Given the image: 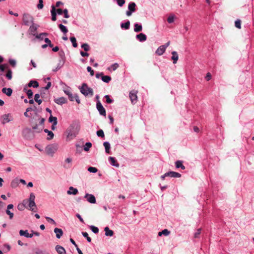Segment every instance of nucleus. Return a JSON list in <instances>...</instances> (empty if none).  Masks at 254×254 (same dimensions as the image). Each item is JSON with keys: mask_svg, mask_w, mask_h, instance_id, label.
Returning <instances> with one entry per match:
<instances>
[{"mask_svg": "<svg viewBox=\"0 0 254 254\" xmlns=\"http://www.w3.org/2000/svg\"><path fill=\"white\" fill-rule=\"evenodd\" d=\"M80 92L85 96H89L92 97L93 95V90L92 88L89 87L87 84L83 83L81 87H79Z\"/></svg>", "mask_w": 254, "mask_h": 254, "instance_id": "obj_1", "label": "nucleus"}, {"mask_svg": "<svg viewBox=\"0 0 254 254\" xmlns=\"http://www.w3.org/2000/svg\"><path fill=\"white\" fill-rule=\"evenodd\" d=\"M35 131L32 130V129L25 127L22 131V136L25 139L31 140L33 139L35 137Z\"/></svg>", "mask_w": 254, "mask_h": 254, "instance_id": "obj_2", "label": "nucleus"}, {"mask_svg": "<svg viewBox=\"0 0 254 254\" xmlns=\"http://www.w3.org/2000/svg\"><path fill=\"white\" fill-rule=\"evenodd\" d=\"M22 21L24 25L29 26L34 23V18L29 13H24L22 17Z\"/></svg>", "mask_w": 254, "mask_h": 254, "instance_id": "obj_3", "label": "nucleus"}, {"mask_svg": "<svg viewBox=\"0 0 254 254\" xmlns=\"http://www.w3.org/2000/svg\"><path fill=\"white\" fill-rule=\"evenodd\" d=\"M29 122L32 129L35 130V132L40 133L43 129V127H38V125L34 118H32Z\"/></svg>", "mask_w": 254, "mask_h": 254, "instance_id": "obj_4", "label": "nucleus"}, {"mask_svg": "<svg viewBox=\"0 0 254 254\" xmlns=\"http://www.w3.org/2000/svg\"><path fill=\"white\" fill-rule=\"evenodd\" d=\"M13 120V117L10 113L5 114L1 116L0 120L2 125H5Z\"/></svg>", "mask_w": 254, "mask_h": 254, "instance_id": "obj_5", "label": "nucleus"}, {"mask_svg": "<svg viewBox=\"0 0 254 254\" xmlns=\"http://www.w3.org/2000/svg\"><path fill=\"white\" fill-rule=\"evenodd\" d=\"M136 5L134 2L131 1L128 4V10L126 11V15L127 16L131 15L132 13L136 11Z\"/></svg>", "mask_w": 254, "mask_h": 254, "instance_id": "obj_6", "label": "nucleus"}, {"mask_svg": "<svg viewBox=\"0 0 254 254\" xmlns=\"http://www.w3.org/2000/svg\"><path fill=\"white\" fill-rule=\"evenodd\" d=\"M96 108L101 115L106 116V110L100 101L97 102Z\"/></svg>", "mask_w": 254, "mask_h": 254, "instance_id": "obj_7", "label": "nucleus"}, {"mask_svg": "<svg viewBox=\"0 0 254 254\" xmlns=\"http://www.w3.org/2000/svg\"><path fill=\"white\" fill-rule=\"evenodd\" d=\"M38 27V25L33 23L30 25L28 31L31 35L35 36L36 35V31Z\"/></svg>", "mask_w": 254, "mask_h": 254, "instance_id": "obj_8", "label": "nucleus"}, {"mask_svg": "<svg viewBox=\"0 0 254 254\" xmlns=\"http://www.w3.org/2000/svg\"><path fill=\"white\" fill-rule=\"evenodd\" d=\"M84 197L90 203L94 204L96 203V198L93 194L86 193Z\"/></svg>", "mask_w": 254, "mask_h": 254, "instance_id": "obj_9", "label": "nucleus"}, {"mask_svg": "<svg viewBox=\"0 0 254 254\" xmlns=\"http://www.w3.org/2000/svg\"><path fill=\"white\" fill-rule=\"evenodd\" d=\"M136 93L137 91L134 90H132L129 92V96L132 104H135L137 101V96Z\"/></svg>", "mask_w": 254, "mask_h": 254, "instance_id": "obj_10", "label": "nucleus"}, {"mask_svg": "<svg viewBox=\"0 0 254 254\" xmlns=\"http://www.w3.org/2000/svg\"><path fill=\"white\" fill-rule=\"evenodd\" d=\"M54 102L58 105H62L64 104L67 103V100L65 98L62 97L55 99Z\"/></svg>", "mask_w": 254, "mask_h": 254, "instance_id": "obj_11", "label": "nucleus"}, {"mask_svg": "<svg viewBox=\"0 0 254 254\" xmlns=\"http://www.w3.org/2000/svg\"><path fill=\"white\" fill-rule=\"evenodd\" d=\"M165 176H167V177L171 178H180L181 177V174L174 171H169L166 173Z\"/></svg>", "mask_w": 254, "mask_h": 254, "instance_id": "obj_12", "label": "nucleus"}, {"mask_svg": "<svg viewBox=\"0 0 254 254\" xmlns=\"http://www.w3.org/2000/svg\"><path fill=\"white\" fill-rule=\"evenodd\" d=\"M109 161L111 165L116 167H119L120 165L118 163L117 159L114 157H109Z\"/></svg>", "mask_w": 254, "mask_h": 254, "instance_id": "obj_13", "label": "nucleus"}, {"mask_svg": "<svg viewBox=\"0 0 254 254\" xmlns=\"http://www.w3.org/2000/svg\"><path fill=\"white\" fill-rule=\"evenodd\" d=\"M136 38L141 42H144L147 39V36L145 34L140 33L136 35Z\"/></svg>", "mask_w": 254, "mask_h": 254, "instance_id": "obj_14", "label": "nucleus"}, {"mask_svg": "<svg viewBox=\"0 0 254 254\" xmlns=\"http://www.w3.org/2000/svg\"><path fill=\"white\" fill-rule=\"evenodd\" d=\"M54 231L56 234V238L57 239H60L64 233L62 229L58 228H55Z\"/></svg>", "mask_w": 254, "mask_h": 254, "instance_id": "obj_15", "label": "nucleus"}, {"mask_svg": "<svg viewBox=\"0 0 254 254\" xmlns=\"http://www.w3.org/2000/svg\"><path fill=\"white\" fill-rule=\"evenodd\" d=\"M19 235L21 236H24L26 238H32L33 236V234H29L28 232V230H20L19 231Z\"/></svg>", "mask_w": 254, "mask_h": 254, "instance_id": "obj_16", "label": "nucleus"}, {"mask_svg": "<svg viewBox=\"0 0 254 254\" xmlns=\"http://www.w3.org/2000/svg\"><path fill=\"white\" fill-rule=\"evenodd\" d=\"M52 9L51 10V15H52V20L53 21H55L57 20V13L55 7L54 5H52Z\"/></svg>", "mask_w": 254, "mask_h": 254, "instance_id": "obj_17", "label": "nucleus"}, {"mask_svg": "<svg viewBox=\"0 0 254 254\" xmlns=\"http://www.w3.org/2000/svg\"><path fill=\"white\" fill-rule=\"evenodd\" d=\"M25 86L33 88H37L39 86V83L36 80H31Z\"/></svg>", "mask_w": 254, "mask_h": 254, "instance_id": "obj_18", "label": "nucleus"}, {"mask_svg": "<svg viewBox=\"0 0 254 254\" xmlns=\"http://www.w3.org/2000/svg\"><path fill=\"white\" fill-rule=\"evenodd\" d=\"M56 250L59 254H66V251L64 247L60 245L56 246Z\"/></svg>", "mask_w": 254, "mask_h": 254, "instance_id": "obj_19", "label": "nucleus"}, {"mask_svg": "<svg viewBox=\"0 0 254 254\" xmlns=\"http://www.w3.org/2000/svg\"><path fill=\"white\" fill-rule=\"evenodd\" d=\"M2 92L8 96H10L12 93V90L10 88L4 87L2 89Z\"/></svg>", "mask_w": 254, "mask_h": 254, "instance_id": "obj_20", "label": "nucleus"}, {"mask_svg": "<svg viewBox=\"0 0 254 254\" xmlns=\"http://www.w3.org/2000/svg\"><path fill=\"white\" fill-rule=\"evenodd\" d=\"M67 193L68 194L76 195L78 193V190L77 189L73 188V187H70L69 190H67Z\"/></svg>", "mask_w": 254, "mask_h": 254, "instance_id": "obj_21", "label": "nucleus"}, {"mask_svg": "<svg viewBox=\"0 0 254 254\" xmlns=\"http://www.w3.org/2000/svg\"><path fill=\"white\" fill-rule=\"evenodd\" d=\"M121 27L123 29L128 30L130 27V21L127 20L125 23H121Z\"/></svg>", "mask_w": 254, "mask_h": 254, "instance_id": "obj_22", "label": "nucleus"}, {"mask_svg": "<svg viewBox=\"0 0 254 254\" xmlns=\"http://www.w3.org/2000/svg\"><path fill=\"white\" fill-rule=\"evenodd\" d=\"M142 30L141 24L136 23L134 24V31L135 32H139Z\"/></svg>", "mask_w": 254, "mask_h": 254, "instance_id": "obj_23", "label": "nucleus"}, {"mask_svg": "<svg viewBox=\"0 0 254 254\" xmlns=\"http://www.w3.org/2000/svg\"><path fill=\"white\" fill-rule=\"evenodd\" d=\"M59 56L60 57L59 61H61L65 63V57L64 51L63 50H61L59 52Z\"/></svg>", "mask_w": 254, "mask_h": 254, "instance_id": "obj_24", "label": "nucleus"}, {"mask_svg": "<svg viewBox=\"0 0 254 254\" xmlns=\"http://www.w3.org/2000/svg\"><path fill=\"white\" fill-rule=\"evenodd\" d=\"M44 131L45 133H47V134H48V136L47 138V140H51L53 138L54 134L52 131L49 130L47 128H45V129H44Z\"/></svg>", "mask_w": 254, "mask_h": 254, "instance_id": "obj_25", "label": "nucleus"}, {"mask_svg": "<svg viewBox=\"0 0 254 254\" xmlns=\"http://www.w3.org/2000/svg\"><path fill=\"white\" fill-rule=\"evenodd\" d=\"M23 91L25 92L29 99H31L33 97V92L31 89H27V86H25L23 88Z\"/></svg>", "mask_w": 254, "mask_h": 254, "instance_id": "obj_26", "label": "nucleus"}, {"mask_svg": "<svg viewBox=\"0 0 254 254\" xmlns=\"http://www.w3.org/2000/svg\"><path fill=\"white\" fill-rule=\"evenodd\" d=\"M48 154H53L55 153V149L52 145H49L46 148Z\"/></svg>", "mask_w": 254, "mask_h": 254, "instance_id": "obj_27", "label": "nucleus"}, {"mask_svg": "<svg viewBox=\"0 0 254 254\" xmlns=\"http://www.w3.org/2000/svg\"><path fill=\"white\" fill-rule=\"evenodd\" d=\"M175 166L176 168H181L182 170L185 169V166L183 164V161L181 160L175 162Z\"/></svg>", "mask_w": 254, "mask_h": 254, "instance_id": "obj_28", "label": "nucleus"}, {"mask_svg": "<svg viewBox=\"0 0 254 254\" xmlns=\"http://www.w3.org/2000/svg\"><path fill=\"white\" fill-rule=\"evenodd\" d=\"M29 202L28 206L29 207V210L31 211H36L34 210V207H36V203L35 201H26L25 202Z\"/></svg>", "mask_w": 254, "mask_h": 254, "instance_id": "obj_29", "label": "nucleus"}, {"mask_svg": "<svg viewBox=\"0 0 254 254\" xmlns=\"http://www.w3.org/2000/svg\"><path fill=\"white\" fill-rule=\"evenodd\" d=\"M104 231L106 236L112 237L114 235L113 231L110 230L108 227H106L104 229Z\"/></svg>", "mask_w": 254, "mask_h": 254, "instance_id": "obj_30", "label": "nucleus"}, {"mask_svg": "<svg viewBox=\"0 0 254 254\" xmlns=\"http://www.w3.org/2000/svg\"><path fill=\"white\" fill-rule=\"evenodd\" d=\"M103 145L105 148L106 153L109 154L110 153L111 148L110 143L108 141H105L104 142Z\"/></svg>", "mask_w": 254, "mask_h": 254, "instance_id": "obj_31", "label": "nucleus"}, {"mask_svg": "<svg viewBox=\"0 0 254 254\" xmlns=\"http://www.w3.org/2000/svg\"><path fill=\"white\" fill-rule=\"evenodd\" d=\"M165 50L163 46H161L159 47L156 51V54L158 56H161L163 54Z\"/></svg>", "mask_w": 254, "mask_h": 254, "instance_id": "obj_32", "label": "nucleus"}, {"mask_svg": "<svg viewBox=\"0 0 254 254\" xmlns=\"http://www.w3.org/2000/svg\"><path fill=\"white\" fill-rule=\"evenodd\" d=\"M172 56L171 59L173 61V63L176 64L178 60V55L177 52L173 51L172 52Z\"/></svg>", "mask_w": 254, "mask_h": 254, "instance_id": "obj_33", "label": "nucleus"}, {"mask_svg": "<svg viewBox=\"0 0 254 254\" xmlns=\"http://www.w3.org/2000/svg\"><path fill=\"white\" fill-rule=\"evenodd\" d=\"M48 121L50 123L54 124V125H57L58 124L57 118L56 117H53L52 115H50Z\"/></svg>", "mask_w": 254, "mask_h": 254, "instance_id": "obj_34", "label": "nucleus"}, {"mask_svg": "<svg viewBox=\"0 0 254 254\" xmlns=\"http://www.w3.org/2000/svg\"><path fill=\"white\" fill-rule=\"evenodd\" d=\"M64 63H65L63 62V61L61 62V61H59V62H58L57 67L55 69H53V71L57 72L58 70H59L60 69H61L64 66Z\"/></svg>", "mask_w": 254, "mask_h": 254, "instance_id": "obj_35", "label": "nucleus"}, {"mask_svg": "<svg viewBox=\"0 0 254 254\" xmlns=\"http://www.w3.org/2000/svg\"><path fill=\"white\" fill-rule=\"evenodd\" d=\"M101 79L103 82L108 83L111 80V77L110 76L104 75L103 74L101 77Z\"/></svg>", "mask_w": 254, "mask_h": 254, "instance_id": "obj_36", "label": "nucleus"}, {"mask_svg": "<svg viewBox=\"0 0 254 254\" xmlns=\"http://www.w3.org/2000/svg\"><path fill=\"white\" fill-rule=\"evenodd\" d=\"M170 231H169L167 229H164L163 230H162L158 233V236H161L162 235H164V236H167L169 235L170 234Z\"/></svg>", "mask_w": 254, "mask_h": 254, "instance_id": "obj_37", "label": "nucleus"}, {"mask_svg": "<svg viewBox=\"0 0 254 254\" xmlns=\"http://www.w3.org/2000/svg\"><path fill=\"white\" fill-rule=\"evenodd\" d=\"M59 27L60 29L61 30V31L64 34H66V33H67L68 30H67L66 27L64 25H63L62 24H60L59 25Z\"/></svg>", "mask_w": 254, "mask_h": 254, "instance_id": "obj_38", "label": "nucleus"}, {"mask_svg": "<svg viewBox=\"0 0 254 254\" xmlns=\"http://www.w3.org/2000/svg\"><path fill=\"white\" fill-rule=\"evenodd\" d=\"M66 133H67V138H69V137H74L75 136V134H73V133L72 132V130H71V129L70 128H68L66 130Z\"/></svg>", "mask_w": 254, "mask_h": 254, "instance_id": "obj_39", "label": "nucleus"}, {"mask_svg": "<svg viewBox=\"0 0 254 254\" xmlns=\"http://www.w3.org/2000/svg\"><path fill=\"white\" fill-rule=\"evenodd\" d=\"M18 185V180L14 179L13 180L10 184V186L12 188H15Z\"/></svg>", "mask_w": 254, "mask_h": 254, "instance_id": "obj_40", "label": "nucleus"}, {"mask_svg": "<svg viewBox=\"0 0 254 254\" xmlns=\"http://www.w3.org/2000/svg\"><path fill=\"white\" fill-rule=\"evenodd\" d=\"M119 65L118 64H117V63H115V64H112V65H111V66L110 67H109L108 68V69L109 70H112L114 71V70H116V69H117V68L119 67Z\"/></svg>", "mask_w": 254, "mask_h": 254, "instance_id": "obj_41", "label": "nucleus"}, {"mask_svg": "<svg viewBox=\"0 0 254 254\" xmlns=\"http://www.w3.org/2000/svg\"><path fill=\"white\" fill-rule=\"evenodd\" d=\"M48 35V34L47 33H41L39 34H36L35 36L37 39L42 40L43 39V37L42 36L44 35L47 36Z\"/></svg>", "mask_w": 254, "mask_h": 254, "instance_id": "obj_42", "label": "nucleus"}, {"mask_svg": "<svg viewBox=\"0 0 254 254\" xmlns=\"http://www.w3.org/2000/svg\"><path fill=\"white\" fill-rule=\"evenodd\" d=\"M70 40L72 44V46L74 48H76L77 47V44L76 42V39L74 37H71L70 38Z\"/></svg>", "mask_w": 254, "mask_h": 254, "instance_id": "obj_43", "label": "nucleus"}, {"mask_svg": "<svg viewBox=\"0 0 254 254\" xmlns=\"http://www.w3.org/2000/svg\"><path fill=\"white\" fill-rule=\"evenodd\" d=\"M92 146V143L90 142H86L84 146V150L85 151H89V149Z\"/></svg>", "mask_w": 254, "mask_h": 254, "instance_id": "obj_44", "label": "nucleus"}, {"mask_svg": "<svg viewBox=\"0 0 254 254\" xmlns=\"http://www.w3.org/2000/svg\"><path fill=\"white\" fill-rule=\"evenodd\" d=\"M90 230L95 234H97L99 232V229L98 227L91 225L90 226Z\"/></svg>", "mask_w": 254, "mask_h": 254, "instance_id": "obj_45", "label": "nucleus"}, {"mask_svg": "<svg viewBox=\"0 0 254 254\" xmlns=\"http://www.w3.org/2000/svg\"><path fill=\"white\" fill-rule=\"evenodd\" d=\"M104 98L106 99V103L108 104H111L113 103L114 100L110 98V96L109 95H106L104 96Z\"/></svg>", "mask_w": 254, "mask_h": 254, "instance_id": "obj_46", "label": "nucleus"}, {"mask_svg": "<svg viewBox=\"0 0 254 254\" xmlns=\"http://www.w3.org/2000/svg\"><path fill=\"white\" fill-rule=\"evenodd\" d=\"M82 236L84 237V238H86V239H87V241L88 242H91V239L90 237H89L88 236V234L87 232H82Z\"/></svg>", "mask_w": 254, "mask_h": 254, "instance_id": "obj_47", "label": "nucleus"}, {"mask_svg": "<svg viewBox=\"0 0 254 254\" xmlns=\"http://www.w3.org/2000/svg\"><path fill=\"white\" fill-rule=\"evenodd\" d=\"M96 133H97V135L98 137H100L103 138L105 136L104 132V131H103V130L102 129L98 130L97 131Z\"/></svg>", "mask_w": 254, "mask_h": 254, "instance_id": "obj_48", "label": "nucleus"}, {"mask_svg": "<svg viewBox=\"0 0 254 254\" xmlns=\"http://www.w3.org/2000/svg\"><path fill=\"white\" fill-rule=\"evenodd\" d=\"M6 77L8 79L10 80L12 78V71L11 69H8L7 73L5 75Z\"/></svg>", "mask_w": 254, "mask_h": 254, "instance_id": "obj_49", "label": "nucleus"}, {"mask_svg": "<svg viewBox=\"0 0 254 254\" xmlns=\"http://www.w3.org/2000/svg\"><path fill=\"white\" fill-rule=\"evenodd\" d=\"M46 220L50 223H51V224H53L55 225H56L57 224H56V222H55V221L52 219V218L50 217H48V216H46L45 217Z\"/></svg>", "mask_w": 254, "mask_h": 254, "instance_id": "obj_50", "label": "nucleus"}, {"mask_svg": "<svg viewBox=\"0 0 254 254\" xmlns=\"http://www.w3.org/2000/svg\"><path fill=\"white\" fill-rule=\"evenodd\" d=\"M81 48L84 49V50L86 52L89 51L90 46L87 43H84L81 45Z\"/></svg>", "mask_w": 254, "mask_h": 254, "instance_id": "obj_51", "label": "nucleus"}, {"mask_svg": "<svg viewBox=\"0 0 254 254\" xmlns=\"http://www.w3.org/2000/svg\"><path fill=\"white\" fill-rule=\"evenodd\" d=\"M35 198V196L34 194L32 192L30 194V196H29V198L28 200H24L23 201V203H25L26 202V201H32V200L34 201Z\"/></svg>", "mask_w": 254, "mask_h": 254, "instance_id": "obj_52", "label": "nucleus"}, {"mask_svg": "<svg viewBox=\"0 0 254 254\" xmlns=\"http://www.w3.org/2000/svg\"><path fill=\"white\" fill-rule=\"evenodd\" d=\"M201 232V229L199 228L197 230V231L194 234V237L195 238H199L200 237V235Z\"/></svg>", "mask_w": 254, "mask_h": 254, "instance_id": "obj_53", "label": "nucleus"}, {"mask_svg": "<svg viewBox=\"0 0 254 254\" xmlns=\"http://www.w3.org/2000/svg\"><path fill=\"white\" fill-rule=\"evenodd\" d=\"M88 171L90 173H95L98 172V169L95 167H89L88 168Z\"/></svg>", "mask_w": 254, "mask_h": 254, "instance_id": "obj_54", "label": "nucleus"}, {"mask_svg": "<svg viewBox=\"0 0 254 254\" xmlns=\"http://www.w3.org/2000/svg\"><path fill=\"white\" fill-rule=\"evenodd\" d=\"M241 21L240 19H237L235 22V26L236 27L240 29L241 28Z\"/></svg>", "mask_w": 254, "mask_h": 254, "instance_id": "obj_55", "label": "nucleus"}, {"mask_svg": "<svg viewBox=\"0 0 254 254\" xmlns=\"http://www.w3.org/2000/svg\"><path fill=\"white\" fill-rule=\"evenodd\" d=\"M174 21V15H170L168 16L167 18V22L169 23H172Z\"/></svg>", "mask_w": 254, "mask_h": 254, "instance_id": "obj_56", "label": "nucleus"}, {"mask_svg": "<svg viewBox=\"0 0 254 254\" xmlns=\"http://www.w3.org/2000/svg\"><path fill=\"white\" fill-rule=\"evenodd\" d=\"M44 41L47 43L46 44H47L49 46V47L51 48L53 47V44L51 43V41L49 38H45L44 39Z\"/></svg>", "mask_w": 254, "mask_h": 254, "instance_id": "obj_57", "label": "nucleus"}, {"mask_svg": "<svg viewBox=\"0 0 254 254\" xmlns=\"http://www.w3.org/2000/svg\"><path fill=\"white\" fill-rule=\"evenodd\" d=\"M8 62L12 67H14L16 66V63L15 60L10 59L8 60Z\"/></svg>", "mask_w": 254, "mask_h": 254, "instance_id": "obj_58", "label": "nucleus"}, {"mask_svg": "<svg viewBox=\"0 0 254 254\" xmlns=\"http://www.w3.org/2000/svg\"><path fill=\"white\" fill-rule=\"evenodd\" d=\"M117 0L118 5L120 7L123 6L126 2L125 0Z\"/></svg>", "mask_w": 254, "mask_h": 254, "instance_id": "obj_59", "label": "nucleus"}, {"mask_svg": "<svg viewBox=\"0 0 254 254\" xmlns=\"http://www.w3.org/2000/svg\"><path fill=\"white\" fill-rule=\"evenodd\" d=\"M43 0H39V3L37 4V8L39 9H42L44 5H43Z\"/></svg>", "mask_w": 254, "mask_h": 254, "instance_id": "obj_60", "label": "nucleus"}, {"mask_svg": "<svg viewBox=\"0 0 254 254\" xmlns=\"http://www.w3.org/2000/svg\"><path fill=\"white\" fill-rule=\"evenodd\" d=\"M63 13L64 14V18H68L69 17V15L68 14V10L66 8L63 10Z\"/></svg>", "mask_w": 254, "mask_h": 254, "instance_id": "obj_61", "label": "nucleus"}, {"mask_svg": "<svg viewBox=\"0 0 254 254\" xmlns=\"http://www.w3.org/2000/svg\"><path fill=\"white\" fill-rule=\"evenodd\" d=\"M87 71L90 72L91 76H93L94 74V71L92 69L90 66H88L87 67Z\"/></svg>", "mask_w": 254, "mask_h": 254, "instance_id": "obj_62", "label": "nucleus"}, {"mask_svg": "<svg viewBox=\"0 0 254 254\" xmlns=\"http://www.w3.org/2000/svg\"><path fill=\"white\" fill-rule=\"evenodd\" d=\"M39 119H40V122H39V125H38V127L39 126V127H44V124L45 119L44 118H40Z\"/></svg>", "mask_w": 254, "mask_h": 254, "instance_id": "obj_63", "label": "nucleus"}, {"mask_svg": "<svg viewBox=\"0 0 254 254\" xmlns=\"http://www.w3.org/2000/svg\"><path fill=\"white\" fill-rule=\"evenodd\" d=\"M6 213L9 215V219H11L13 217V213L11 212H10L9 210H6Z\"/></svg>", "mask_w": 254, "mask_h": 254, "instance_id": "obj_64", "label": "nucleus"}]
</instances>
